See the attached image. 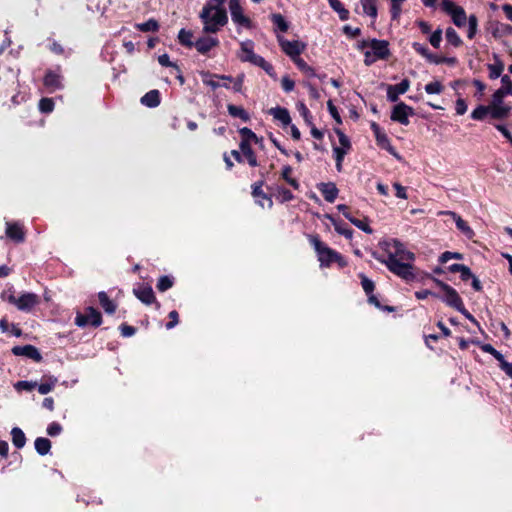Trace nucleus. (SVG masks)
<instances>
[{
    "label": "nucleus",
    "instance_id": "1",
    "mask_svg": "<svg viewBox=\"0 0 512 512\" xmlns=\"http://www.w3.org/2000/svg\"><path fill=\"white\" fill-rule=\"evenodd\" d=\"M380 246L387 254L383 263L389 271L405 281H412L415 278L412 265L415 260L414 253L408 251L404 244L397 239L383 241Z\"/></svg>",
    "mask_w": 512,
    "mask_h": 512
},
{
    "label": "nucleus",
    "instance_id": "2",
    "mask_svg": "<svg viewBox=\"0 0 512 512\" xmlns=\"http://www.w3.org/2000/svg\"><path fill=\"white\" fill-rule=\"evenodd\" d=\"M199 17L203 23L204 33H217L228 22L226 11L212 5H205Z\"/></svg>",
    "mask_w": 512,
    "mask_h": 512
},
{
    "label": "nucleus",
    "instance_id": "3",
    "mask_svg": "<svg viewBox=\"0 0 512 512\" xmlns=\"http://www.w3.org/2000/svg\"><path fill=\"white\" fill-rule=\"evenodd\" d=\"M309 242L315 249L321 266L328 267L333 262L338 263L340 267L346 266L347 263L344 258L338 252L325 245L318 236H309Z\"/></svg>",
    "mask_w": 512,
    "mask_h": 512
},
{
    "label": "nucleus",
    "instance_id": "4",
    "mask_svg": "<svg viewBox=\"0 0 512 512\" xmlns=\"http://www.w3.org/2000/svg\"><path fill=\"white\" fill-rule=\"evenodd\" d=\"M388 45L386 40L372 39L362 41L359 48L365 50V64L369 66L379 59H386L390 54Z\"/></svg>",
    "mask_w": 512,
    "mask_h": 512
},
{
    "label": "nucleus",
    "instance_id": "5",
    "mask_svg": "<svg viewBox=\"0 0 512 512\" xmlns=\"http://www.w3.org/2000/svg\"><path fill=\"white\" fill-rule=\"evenodd\" d=\"M3 299L13 304L20 311L28 312L39 303V297L35 293L27 292L16 297L12 292L3 294Z\"/></svg>",
    "mask_w": 512,
    "mask_h": 512
},
{
    "label": "nucleus",
    "instance_id": "6",
    "mask_svg": "<svg viewBox=\"0 0 512 512\" xmlns=\"http://www.w3.org/2000/svg\"><path fill=\"white\" fill-rule=\"evenodd\" d=\"M229 10L233 23L237 26L238 31L241 28L253 29L255 27L254 22L245 15L244 9L242 8L239 0H229Z\"/></svg>",
    "mask_w": 512,
    "mask_h": 512
},
{
    "label": "nucleus",
    "instance_id": "7",
    "mask_svg": "<svg viewBox=\"0 0 512 512\" xmlns=\"http://www.w3.org/2000/svg\"><path fill=\"white\" fill-rule=\"evenodd\" d=\"M433 282L442 290L444 295L441 297V300L445 302L447 305L455 308L459 312H464L465 308L463 305V301L460 298L457 291L449 286L448 284L444 283L443 281L433 278Z\"/></svg>",
    "mask_w": 512,
    "mask_h": 512
},
{
    "label": "nucleus",
    "instance_id": "8",
    "mask_svg": "<svg viewBox=\"0 0 512 512\" xmlns=\"http://www.w3.org/2000/svg\"><path fill=\"white\" fill-rule=\"evenodd\" d=\"M504 96L505 94L500 88L492 95L491 103L488 106L490 107V115L494 119L506 118L510 112V107L503 102Z\"/></svg>",
    "mask_w": 512,
    "mask_h": 512
},
{
    "label": "nucleus",
    "instance_id": "9",
    "mask_svg": "<svg viewBox=\"0 0 512 512\" xmlns=\"http://www.w3.org/2000/svg\"><path fill=\"white\" fill-rule=\"evenodd\" d=\"M441 5H442V9L447 14L450 15L453 23L457 27L462 28L466 25L468 18H467L465 10L461 6H458L451 0H443Z\"/></svg>",
    "mask_w": 512,
    "mask_h": 512
},
{
    "label": "nucleus",
    "instance_id": "10",
    "mask_svg": "<svg viewBox=\"0 0 512 512\" xmlns=\"http://www.w3.org/2000/svg\"><path fill=\"white\" fill-rule=\"evenodd\" d=\"M277 41L282 51L291 59L299 57L306 49V44L299 40L289 41L282 35H277Z\"/></svg>",
    "mask_w": 512,
    "mask_h": 512
},
{
    "label": "nucleus",
    "instance_id": "11",
    "mask_svg": "<svg viewBox=\"0 0 512 512\" xmlns=\"http://www.w3.org/2000/svg\"><path fill=\"white\" fill-rule=\"evenodd\" d=\"M242 62H249L253 65L262 63V56L254 53V42L245 40L240 43V51L237 54Z\"/></svg>",
    "mask_w": 512,
    "mask_h": 512
},
{
    "label": "nucleus",
    "instance_id": "12",
    "mask_svg": "<svg viewBox=\"0 0 512 512\" xmlns=\"http://www.w3.org/2000/svg\"><path fill=\"white\" fill-rule=\"evenodd\" d=\"M102 323V317L99 311L93 307H88L85 314H77L75 324L79 327H84L91 324L98 327Z\"/></svg>",
    "mask_w": 512,
    "mask_h": 512
},
{
    "label": "nucleus",
    "instance_id": "13",
    "mask_svg": "<svg viewBox=\"0 0 512 512\" xmlns=\"http://www.w3.org/2000/svg\"><path fill=\"white\" fill-rule=\"evenodd\" d=\"M412 115H414L413 108L401 102L394 106L391 113V120L399 122L402 125H408L409 117Z\"/></svg>",
    "mask_w": 512,
    "mask_h": 512
},
{
    "label": "nucleus",
    "instance_id": "14",
    "mask_svg": "<svg viewBox=\"0 0 512 512\" xmlns=\"http://www.w3.org/2000/svg\"><path fill=\"white\" fill-rule=\"evenodd\" d=\"M439 215H448L450 216L456 224V227L468 238L472 239L475 235L473 229L464 221L457 213L453 211H441Z\"/></svg>",
    "mask_w": 512,
    "mask_h": 512
},
{
    "label": "nucleus",
    "instance_id": "15",
    "mask_svg": "<svg viewBox=\"0 0 512 512\" xmlns=\"http://www.w3.org/2000/svg\"><path fill=\"white\" fill-rule=\"evenodd\" d=\"M410 82L408 79L402 80L399 84L389 85L387 87V98L391 102H396L399 95L404 94L408 91Z\"/></svg>",
    "mask_w": 512,
    "mask_h": 512
},
{
    "label": "nucleus",
    "instance_id": "16",
    "mask_svg": "<svg viewBox=\"0 0 512 512\" xmlns=\"http://www.w3.org/2000/svg\"><path fill=\"white\" fill-rule=\"evenodd\" d=\"M12 352L14 355L25 356L27 358L35 360L36 362H39L42 359V356L39 353L38 349L32 345L15 346L12 349Z\"/></svg>",
    "mask_w": 512,
    "mask_h": 512
},
{
    "label": "nucleus",
    "instance_id": "17",
    "mask_svg": "<svg viewBox=\"0 0 512 512\" xmlns=\"http://www.w3.org/2000/svg\"><path fill=\"white\" fill-rule=\"evenodd\" d=\"M6 236L11 240L21 243L25 240V233L19 223H6Z\"/></svg>",
    "mask_w": 512,
    "mask_h": 512
},
{
    "label": "nucleus",
    "instance_id": "18",
    "mask_svg": "<svg viewBox=\"0 0 512 512\" xmlns=\"http://www.w3.org/2000/svg\"><path fill=\"white\" fill-rule=\"evenodd\" d=\"M219 45V40L215 37H201L196 40L194 46L196 50L201 54H206L212 48Z\"/></svg>",
    "mask_w": 512,
    "mask_h": 512
},
{
    "label": "nucleus",
    "instance_id": "19",
    "mask_svg": "<svg viewBox=\"0 0 512 512\" xmlns=\"http://www.w3.org/2000/svg\"><path fill=\"white\" fill-rule=\"evenodd\" d=\"M252 195L256 199V202L261 207H271L272 206V200L269 198L262 190V182H257L253 184L252 186Z\"/></svg>",
    "mask_w": 512,
    "mask_h": 512
},
{
    "label": "nucleus",
    "instance_id": "20",
    "mask_svg": "<svg viewBox=\"0 0 512 512\" xmlns=\"http://www.w3.org/2000/svg\"><path fill=\"white\" fill-rule=\"evenodd\" d=\"M318 188L324 199L329 203H333L338 196V189L332 182L321 183L319 184Z\"/></svg>",
    "mask_w": 512,
    "mask_h": 512
},
{
    "label": "nucleus",
    "instance_id": "21",
    "mask_svg": "<svg viewBox=\"0 0 512 512\" xmlns=\"http://www.w3.org/2000/svg\"><path fill=\"white\" fill-rule=\"evenodd\" d=\"M44 85L50 90V92H54L58 89L62 88V80L61 76L53 71H49L46 73L44 77Z\"/></svg>",
    "mask_w": 512,
    "mask_h": 512
},
{
    "label": "nucleus",
    "instance_id": "22",
    "mask_svg": "<svg viewBox=\"0 0 512 512\" xmlns=\"http://www.w3.org/2000/svg\"><path fill=\"white\" fill-rule=\"evenodd\" d=\"M136 297L145 304H151L155 300L154 292L150 286H140L134 289Z\"/></svg>",
    "mask_w": 512,
    "mask_h": 512
},
{
    "label": "nucleus",
    "instance_id": "23",
    "mask_svg": "<svg viewBox=\"0 0 512 512\" xmlns=\"http://www.w3.org/2000/svg\"><path fill=\"white\" fill-rule=\"evenodd\" d=\"M375 138H376L377 144L381 148L387 150L396 159H398V160L401 159V156L398 154V152L395 150V148L391 145L387 135L383 131L378 134H375Z\"/></svg>",
    "mask_w": 512,
    "mask_h": 512
},
{
    "label": "nucleus",
    "instance_id": "24",
    "mask_svg": "<svg viewBox=\"0 0 512 512\" xmlns=\"http://www.w3.org/2000/svg\"><path fill=\"white\" fill-rule=\"evenodd\" d=\"M141 103L144 106L154 108L160 104V93L158 90H151L147 92L142 98Z\"/></svg>",
    "mask_w": 512,
    "mask_h": 512
},
{
    "label": "nucleus",
    "instance_id": "25",
    "mask_svg": "<svg viewBox=\"0 0 512 512\" xmlns=\"http://www.w3.org/2000/svg\"><path fill=\"white\" fill-rule=\"evenodd\" d=\"M240 150L243 156L247 159L248 164L252 167H256L258 165L256 155L254 154L250 143L248 141H241Z\"/></svg>",
    "mask_w": 512,
    "mask_h": 512
},
{
    "label": "nucleus",
    "instance_id": "26",
    "mask_svg": "<svg viewBox=\"0 0 512 512\" xmlns=\"http://www.w3.org/2000/svg\"><path fill=\"white\" fill-rule=\"evenodd\" d=\"M215 78H220L222 80H226V81H230L232 80V77L230 76H225V75H222V76H219V75H211L209 73H202V82L211 87L212 89H217L218 87L221 86V84L219 82H217L215 80Z\"/></svg>",
    "mask_w": 512,
    "mask_h": 512
},
{
    "label": "nucleus",
    "instance_id": "27",
    "mask_svg": "<svg viewBox=\"0 0 512 512\" xmlns=\"http://www.w3.org/2000/svg\"><path fill=\"white\" fill-rule=\"evenodd\" d=\"M270 114L283 125H289L291 123V117L286 108L276 107L270 109Z\"/></svg>",
    "mask_w": 512,
    "mask_h": 512
},
{
    "label": "nucleus",
    "instance_id": "28",
    "mask_svg": "<svg viewBox=\"0 0 512 512\" xmlns=\"http://www.w3.org/2000/svg\"><path fill=\"white\" fill-rule=\"evenodd\" d=\"M11 436H12V443L16 448L20 449L25 446L26 436L20 428L14 427L11 430Z\"/></svg>",
    "mask_w": 512,
    "mask_h": 512
},
{
    "label": "nucleus",
    "instance_id": "29",
    "mask_svg": "<svg viewBox=\"0 0 512 512\" xmlns=\"http://www.w3.org/2000/svg\"><path fill=\"white\" fill-rule=\"evenodd\" d=\"M35 449L38 454L44 456L49 453L51 449V442L49 439L44 437H38L35 440Z\"/></svg>",
    "mask_w": 512,
    "mask_h": 512
},
{
    "label": "nucleus",
    "instance_id": "30",
    "mask_svg": "<svg viewBox=\"0 0 512 512\" xmlns=\"http://www.w3.org/2000/svg\"><path fill=\"white\" fill-rule=\"evenodd\" d=\"M98 298L102 308L105 310L106 313L113 314L115 312L116 305L112 300L109 299L105 292H99Z\"/></svg>",
    "mask_w": 512,
    "mask_h": 512
},
{
    "label": "nucleus",
    "instance_id": "31",
    "mask_svg": "<svg viewBox=\"0 0 512 512\" xmlns=\"http://www.w3.org/2000/svg\"><path fill=\"white\" fill-rule=\"evenodd\" d=\"M294 64L297 66V68L304 73L307 77H315L316 72L315 70L309 66L302 58L297 57L292 60Z\"/></svg>",
    "mask_w": 512,
    "mask_h": 512
},
{
    "label": "nucleus",
    "instance_id": "32",
    "mask_svg": "<svg viewBox=\"0 0 512 512\" xmlns=\"http://www.w3.org/2000/svg\"><path fill=\"white\" fill-rule=\"evenodd\" d=\"M227 109L228 113L232 117L240 118L244 122H247L249 120V114L242 107L229 104L227 106Z\"/></svg>",
    "mask_w": 512,
    "mask_h": 512
},
{
    "label": "nucleus",
    "instance_id": "33",
    "mask_svg": "<svg viewBox=\"0 0 512 512\" xmlns=\"http://www.w3.org/2000/svg\"><path fill=\"white\" fill-rule=\"evenodd\" d=\"M361 7H362L364 14H366L372 18H376V16H377L376 0H361Z\"/></svg>",
    "mask_w": 512,
    "mask_h": 512
},
{
    "label": "nucleus",
    "instance_id": "34",
    "mask_svg": "<svg viewBox=\"0 0 512 512\" xmlns=\"http://www.w3.org/2000/svg\"><path fill=\"white\" fill-rule=\"evenodd\" d=\"M445 37L447 42L454 47H459L462 44L460 36L452 27L446 29Z\"/></svg>",
    "mask_w": 512,
    "mask_h": 512
},
{
    "label": "nucleus",
    "instance_id": "35",
    "mask_svg": "<svg viewBox=\"0 0 512 512\" xmlns=\"http://www.w3.org/2000/svg\"><path fill=\"white\" fill-rule=\"evenodd\" d=\"M193 33L190 30L181 29L178 33V41L186 47H192L195 43L192 41Z\"/></svg>",
    "mask_w": 512,
    "mask_h": 512
},
{
    "label": "nucleus",
    "instance_id": "36",
    "mask_svg": "<svg viewBox=\"0 0 512 512\" xmlns=\"http://www.w3.org/2000/svg\"><path fill=\"white\" fill-rule=\"evenodd\" d=\"M334 229L337 233L340 235L345 236L347 239H351L353 236V231L348 228L344 223L340 221H336L335 219L331 218Z\"/></svg>",
    "mask_w": 512,
    "mask_h": 512
},
{
    "label": "nucleus",
    "instance_id": "37",
    "mask_svg": "<svg viewBox=\"0 0 512 512\" xmlns=\"http://www.w3.org/2000/svg\"><path fill=\"white\" fill-rule=\"evenodd\" d=\"M136 28L142 32H155L159 29V24L155 19H149L144 23H139Z\"/></svg>",
    "mask_w": 512,
    "mask_h": 512
},
{
    "label": "nucleus",
    "instance_id": "38",
    "mask_svg": "<svg viewBox=\"0 0 512 512\" xmlns=\"http://www.w3.org/2000/svg\"><path fill=\"white\" fill-rule=\"evenodd\" d=\"M488 70H489V77L491 79H497L498 77L501 76V74L504 70V65L502 62L497 61L494 64H489Z\"/></svg>",
    "mask_w": 512,
    "mask_h": 512
},
{
    "label": "nucleus",
    "instance_id": "39",
    "mask_svg": "<svg viewBox=\"0 0 512 512\" xmlns=\"http://www.w3.org/2000/svg\"><path fill=\"white\" fill-rule=\"evenodd\" d=\"M488 114H490V107L479 105L472 111L471 118L474 120H483Z\"/></svg>",
    "mask_w": 512,
    "mask_h": 512
},
{
    "label": "nucleus",
    "instance_id": "40",
    "mask_svg": "<svg viewBox=\"0 0 512 512\" xmlns=\"http://www.w3.org/2000/svg\"><path fill=\"white\" fill-rule=\"evenodd\" d=\"M331 8L339 13V17L341 20H346L348 18L349 12L343 7L342 3L339 0H328Z\"/></svg>",
    "mask_w": 512,
    "mask_h": 512
},
{
    "label": "nucleus",
    "instance_id": "41",
    "mask_svg": "<svg viewBox=\"0 0 512 512\" xmlns=\"http://www.w3.org/2000/svg\"><path fill=\"white\" fill-rule=\"evenodd\" d=\"M348 152L349 151H346V149H344V148L333 147V155L336 160V169L338 172H340L342 170V162L344 160L345 155Z\"/></svg>",
    "mask_w": 512,
    "mask_h": 512
},
{
    "label": "nucleus",
    "instance_id": "42",
    "mask_svg": "<svg viewBox=\"0 0 512 512\" xmlns=\"http://www.w3.org/2000/svg\"><path fill=\"white\" fill-rule=\"evenodd\" d=\"M273 24L281 31L286 32L289 29V25L285 18L281 14H273L271 16Z\"/></svg>",
    "mask_w": 512,
    "mask_h": 512
},
{
    "label": "nucleus",
    "instance_id": "43",
    "mask_svg": "<svg viewBox=\"0 0 512 512\" xmlns=\"http://www.w3.org/2000/svg\"><path fill=\"white\" fill-rule=\"evenodd\" d=\"M291 174H292V168L290 166L283 167V169H282V177H283V179L289 185H291L294 189H298L299 188V183H298V181L296 179L291 177Z\"/></svg>",
    "mask_w": 512,
    "mask_h": 512
},
{
    "label": "nucleus",
    "instance_id": "44",
    "mask_svg": "<svg viewBox=\"0 0 512 512\" xmlns=\"http://www.w3.org/2000/svg\"><path fill=\"white\" fill-rule=\"evenodd\" d=\"M56 383H57V378L50 377L47 382H44V383H41L40 385H38L39 393L42 395L48 394L49 392L52 391V389L54 388Z\"/></svg>",
    "mask_w": 512,
    "mask_h": 512
},
{
    "label": "nucleus",
    "instance_id": "45",
    "mask_svg": "<svg viewBox=\"0 0 512 512\" xmlns=\"http://www.w3.org/2000/svg\"><path fill=\"white\" fill-rule=\"evenodd\" d=\"M477 27H478L477 17L475 15H470L468 18V32H467L468 38L472 39L475 36V34L477 32Z\"/></svg>",
    "mask_w": 512,
    "mask_h": 512
},
{
    "label": "nucleus",
    "instance_id": "46",
    "mask_svg": "<svg viewBox=\"0 0 512 512\" xmlns=\"http://www.w3.org/2000/svg\"><path fill=\"white\" fill-rule=\"evenodd\" d=\"M425 91L428 94H440L443 91V85L439 81H433L426 84Z\"/></svg>",
    "mask_w": 512,
    "mask_h": 512
},
{
    "label": "nucleus",
    "instance_id": "47",
    "mask_svg": "<svg viewBox=\"0 0 512 512\" xmlns=\"http://www.w3.org/2000/svg\"><path fill=\"white\" fill-rule=\"evenodd\" d=\"M239 132L244 138L242 141H248V143H250V141H254L255 143L259 142V138L251 129L244 127L241 128Z\"/></svg>",
    "mask_w": 512,
    "mask_h": 512
},
{
    "label": "nucleus",
    "instance_id": "48",
    "mask_svg": "<svg viewBox=\"0 0 512 512\" xmlns=\"http://www.w3.org/2000/svg\"><path fill=\"white\" fill-rule=\"evenodd\" d=\"M335 133L337 134L340 143V146H337V148H344L346 151H349L351 148L349 138L340 129H335Z\"/></svg>",
    "mask_w": 512,
    "mask_h": 512
},
{
    "label": "nucleus",
    "instance_id": "49",
    "mask_svg": "<svg viewBox=\"0 0 512 512\" xmlns=\"http://www.w3.org/2000/svg\"><path fill=\"white\" fill-rule=\"evenodd\" d=\"M54 109V102L50 98H42L39 102V110L43 113H50Z\"/></svg>",
    "mask_w": 512,
    "mask_h": 512
},
{
    "label": "nucleus",
    "instance_id": "50",
    "mask_svg": "<svg viewBox=\"0 0 512 512\" xmlns=\"http://www.w3.org/2000/svg\"><path fill=\"white\" fill-rule=\"evenodd\" d=\"M350 222L367 234H371L373 232L372 228L369 226L366 220H359L353 217L350 219Z\"/></svg>",
    "mask_w": 512,
    "mask_h": 512
},
{
    "label": "nucleus",
    "instance_id": "51",
    "mask_svg": "<svg viewBox=\"0 0 512 512\" xmlns=\"http://www.w3.org/2000/svg\"><path fill=\"white\" fill-rule=\"evenodd\" d=\"M173 285V281L170 277L168 276H162L159 278L158 280V283H157V289L159 291H166L168 290L169 288H171Z\"/></svg>",
    "mask_w": 512,
    "mask_h": 512
},
{
    "label": "nucleus",
    "instance_id": "52",
    "mask_svg": "<svg viewBox=\"0 0 512 512\" xmlns=\"http://www.w3.org/2000/svg\"><path fill=\"white\" fill-rule=\"evenodd\" d=\"M501 83L502 87L500 88L505 95H511L512 96V80L508 75H503L501 77Z\"/></svg>",
    "mask_w": 512,
    "mask_h": 512
},
{
    "label": "nucleus",
    "instance_id": "53",
    "mask_svg": "<svg viewBox=\"0 0 512 512\" xmlns=\"http://www.w3.org/2000/svg\"><path fill=\"white\" fill-rule=\"evenodd\" d=\"M297 110L300 113V115L304 118L305 122L308 125H312V122H311L312 116H311L308 108L306 107V105L304 103H298Z\"/></svg>",
    "mask_w": 512,
    "mask_h": 512
},
{
    "label": "nucleus",
    "instance_id": "54",
    "mask_svg": "<svg viewBox=\"0 0 512 512\" xmlns=\"http://www.w3.org/2000/svg\"><path fill=\"white\" fill-rule=\"evenodd\" d=\"M361 277V285L363 290L367 295H370L373 293L374 290V283L370 279H368L365 275H360Z\"/></svg>",
    "mask_w": 512,
    "mask_h": 512
},
{
    "label": "nucleus",
    "instance_id": "55",
    "mask_svg": "<svg viewBox=\"0 0 512 512\" xmlns=\"http://www.w3.org/2000/svg\"><path fill=\"white\" fill-rule=\"evenodd\" d=\"M392 3L391 14L392 18L396 19L401 13V5L405 0H390Z\"/></svg>",
    "mask_w": 512,
    "mask_h": 512
},
{
    "label": "nucleus",
    "instance_id": "56",
    "mask_svg": "<svg viewBox=\"0 0 512 512\" xmlns=\"http://www.w3.org/2000/svg\"><path fill=\"white\" fill-rule=\"evenodd\" d=\"M441 40H442V30L441 29H437L436 31H434L429 38L431 45L435 48H438L440 46Z\"/></svg>",
    "mask_w": 512,
    "mask_h": 512
},
{
    "label": "nucleus",
    "instance_id": "57",
    "mask_svg": "<svg viewBox=\"0 0 512 512\" xmlns=\"http://www.w3.org/2000/svg\"><path fill=\"white\" fill-rule=\"evenodd\" d=\"M413 49L419 53L421 56H423L426 60L431 54V52L428 50V48L418 42H414L412 44Z\"/></svg>",
    "mask_w": 512,
    "mask_h": 512
},
{
    "label": "nucleus",
    "instance_id": "58",
    "mask_svg": "<svg viewBox=\"0 0 512 512\" xmlns=\"http://www.w3.org/2000/svg\"><path fill=\"white\" fill-rule=\"evenodd\" d=\"M461 259L462 258V255L460 253H457V252H449V251H446L444 253H442V255L440 256V262L441 263H446L448 262L450 259Z\"/></svg>",
    "mask_w": 512,
    "mask_h": 512
},
{
    "label": "nucleus",
    "instance_id": "59",
    "mask_svg": "<svg viewBox=\"0 0 512 512\" xmlns=\"http://www.w3.org/2000/svg\"><path fill=\"white\" fill-rule=\"evenodd\" d=\"M281 85L285 92H291L294 89L295 83L288 76H283L281 79Z\"/></svg>",
    "mask_w": 512,
    "mask_h": 512
},
{
    "label": "nucleus",
    "instance_id": "60",
    "mask_svg": "<svg viewBox=\"0 0 512 512\" xmlns=\"http://www.w3.org/2000/svg\"><path fill=\"white\" fill-rule=\"evenodd\" d=\"M62 427L59 423L53 422L48 425L47 427V433L50 436H57L61 433Z\"/></svg>",
    "mask_w": 512,
    "mask_h": 512
},
{
    "label": "nucleus",
    "instance_id": "61",
    "mask_svg": "<svg viewBox=\"0 0 512 512\" xmlns=\"http://www.w3.org/2000/svg\"><path fill=\"white\" fill-rule=\"evenodd\" d=\"M158 62L160 63V65L162 66H166V67H173L175 68L176 70H179L178 66L175 64V63H172L170 61V58L167 54H162L158 57Z\"/></svg>",
    "mask_w": 512,
    "mask_h": 512
},
{
    "label": "nucleus",
    "instance_id": "62",
    "mask_svg": "<svg viewBox=\"0 0 512 512\" xmlns=\"http://www.w3.org/2000/svg\"><path fill=\"white\" fill-rule=\"evenodd\" d=\"M455 109H456V113L458 115L465 114L467 111V104H466L465 100L462 98H458L455 103Z\"/></svg>",
    "mask_w": 512,
    "mask_h": 512
},
{
    "label": "nucleus",
    "instance_id": "63",
    "mask_svg": "<svg viewBox=\"0 0 512 512\" xmlns=\"http://www.w3.org/2000/svg\"><path fill=\"white\" fill-rule=\"evenodd\" d=\"M37 386V384L35 382H29V381H19L17 382V384L15 385V387L17 389H22V390H26V391H31L33 390L35 387Z\"/></svg>",
    "mask_w": 512,
    "mask_h": 512
},
{
    "label": "nucleus",
    "instance_id": "64",
    "mask_svg": "<svg viewBox=\"0 0 512 512\" xmlns=\"http://www.w3.org/2000/svg\"><path fill=\"white\" fill-rule=\"evenodd\" d=\"M170 321L166 324L167 329H172L178 324V313L176 311H171L169 313Z\"/></svg>",
    "mask_w": 512,
    "mask_h": 512
}]
</instances>
